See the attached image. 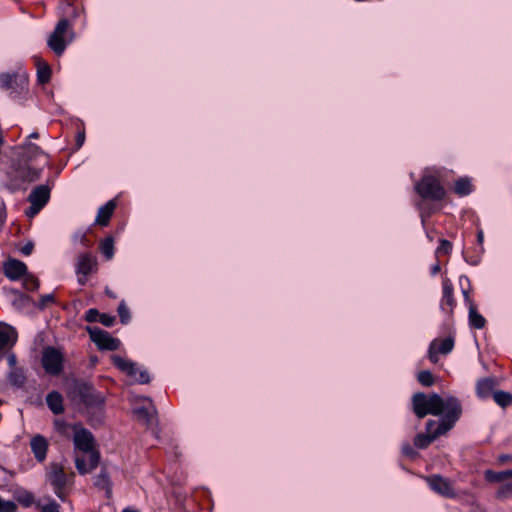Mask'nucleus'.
<instances>
[{"instance_id":"f257e3e1","label":"nucleus","mask_w":512,"mask_h":512,"mask_svg":"<svg viewBox=\"0 0 512 512\" xmlns=\"http://www.w3.org/2000/svg\"><path fill=\"white\" fill-rule=\"evenodd\" d=\"M412 410L414 414L423 419L427 415L447 417L453 419V426L460 419L462 415V405L458 398L448 396L442 398L436 393L426 395L425 393L418 392L412 396Z\"/></svg>"},{"instance_id":"f03ea898","label":"nucleus","mask_w":512,"mask_h":512,"mask_svg":"<svg viewBox=\"0 0 512 512\" xmlns=\"http://www.w3.org/2000/svg\"><path fill=\"white\" fill-rule=\"evenodd\" d=\"M75 467L79 474L91 473L99 465L101 456L93 434L82 425L73 437Z\"/></svg>"},{"instance_id":"7ed1b4c3","label":"nucleus","mask_w":512,"mask_h":512,"mask_svg":"<svg viewBox=\"0 0 512 512\" xmlns=\"http://www.w3.org/2000/svg\"><path fill=\"white\" fill-rule=\"evenodd\" d=\"M48 480L52 485L55 494L65 501L74 484L75 473L73 471L67 472L60 463H51L49 466Z\"/></svg>"},{"instance_id":"20e7f679","label":"nucleus","mask_w":512,"mask_h":512,"mask_svg":"<svg viewBox=\"0 0 512 512\" xmlns=\"http://www.w3.org/2000/svg\"><path fill=\"white\" fill-rule=\"evenodd\" d=\"M452 420L453 419L450 420V416L441 417L439 422L428 420L426 423L427 433H419L414 437L415 447L418 449H426L439 436L444 435L454 427Z\"/></svg>"},{"instance_id":"39448f33","label":"nucleus","mask_w":512,"mask_h":512,"mask_svg":"<svg viewBox=\"0 0 512 512\" xmlns=\"http://www.w3.org/2000/svg\"><path fill=\"white\" fill-rule=\"evenodd\" d=\"M414 190L423 200L439 202L446 197V190L440 179L433 174H424L415 184Z\"/></svg>"},{"instance_id":"423d86ee","label":"nucleus","mask_w":512,"mask_h":512,"mask_svg":"<svg viewBox=\"0 0 512 512\" xmlns=\"http://www.w3.org/2000/svg\"><path fill=\"white\" fill-rule=\"evenodd\" d=\"M73 31L71 23L68 19H60L48 38L47 44L49 48L60 56L66 49V46L73 40Z\"/></svg>"},{"instance_id":"0eeeda50","label":"nucleus","mask_w":512,"mask_h":512,"mask_svg":"<svg viewBox=\"0 0 512 512\" xmlns=\"http://www.w3.org/2000/svg\"><path fill=\"white\" fill-rule=\"evenodd\" d=\"M28 86V74L22 69L0 74V87L10 94L25 93Z\"/></svg>"},{"instance_id":"6e6552de","label":"nucleus","mask_w":512,"mask_h":512,"mask_svg":"<svg viewBox=\"0 0 512 512\" xmlns=\"http://www.w3.org/2000/svg\"><path fill=\"white\" fill-rule=\"evenodd\" d=\"M64 354L60 349L48 346L43 349L41 363L45 372L51 376H59L64 370Z\"/></svg>"},{"instance_id":"1a4fd4ad","label":"nucleus","mask_w":512,"mask_h":512,"mask_svg":"<svg viewBox=\"0 0 512 512\" xmlns=\"http://www.w3.org/2000/svg\"><path fill=\"white\" fill-rule=\"evenodd\" d=\"M90 339L96 344L99 350L115 351L120 347V341L114 338L105 330L99 327L86 328Z\"/></svg>"},{"instance_id":"9d476101","label":"nucleus","mask_w":512,"mask_h":512,"mask_svg":"<svg viewBox=\"0 0 512 512\" xmlns=\"http://www.w3.org/2000/svg\"><path fill=\"white\" fill-rule=\"evenodd\" d=\"M50 198V188L46 185H40L35 187L30 195L28 201L30 207L26 210V215L30 218L37 215L40 210L47 204Z\"/></svg>"},{"instance_id":"9b49d317","label":"nucleus","mask_w":512,"mask_h":512,"mask_svg":"<svg viewBox=\"0 0 512 512\" xmlns=\"http://www.w3.org/2000/svg\"><path fill=\"white\" fill-rule=\"evenodd\" d=\"M97 259L90 253L80 254L76 266L77 274L79 275L78 282L80 285H85L88 281V275L97 271Z\"/></svg>"},{"instance_id":"f8f14e48","label":"nucleus","mask_w":512,"mask_h":512,"mask_svg":"<svg viewBox=\"0 0 512 512\" xmlns=\"http://www.w3.org/2000/svg\"><path fill=\"white\" fill-rule=\"evenodd\" d=\"M454 347V339L446 337L444 339H434L429 346L428 358L433 364L438 363L439 354L446 355L452 351Z\"/></svg>"},{"instance_id":"ddd939ff","label":"nucleus","mask_w":512,"mask_h":512,"mask_svg":"<svg viewBox=\"0 0 512 512\" xmlns=\"http://www.w3.org/2000/svg\"><path fill=\"white\" fill-rule=\"evenodd\" d=\"M429 487L439 495L446 498H455L456 493L451 482L440 475H431L426 478Z\"/></svg>"},{"instance_id":"4468645a","label":"nucleus","mask_w":512,"mask_h":512,"mask_svg":"<svg viewBox=\"0 0 512 512\" xmlns=\"http://www.w3.org/2000/svg\"><path fill=\"white\" fill-rule=\"evenodd\" d=\"M464 299L469 310V325L474 329H483L486 326V319L478 312L477 305L470 297L469 292L463 291Z\"/></svg>"},{"instance_id":"2eb2a0df","label":"nucleus","mask_w":512,"mask_h":512,"mask_svg":"<svg viewBox=\"0 0 512 512\" xmlns=\"http://www.w3.org/2000/svg\"><path fill=\"white\" fill-rule=\"evenodd\" d=\"M17 338V332L13 327L7 324H0V356L12 349Z\"/></svg>"},{"instance_id":"dca6fc26","label":"nucleus","mask_w":512,"mask_h":512,"mask_svg":"<svg viewBox=\"0 0 512 512\" xmlns=\"http://www.w3.org/2000/svg\"><path fill=\"white\" fill-rule=\"evenodd\" d=\"M440 305L441 309L449 315L453 314L454 308L456 307L453 284L448 278H445L442 282V299Z\"/></svg>"},{"instance_id":"f3484780","label":"nucleus","mask_w":512,"mask_h":512,"mask_svg":"<svg viewBox=\"0 0 512 512\" xmlns=\"http://www.w3.org/2000/svg\"><path fill=\"white\" fill-rule=\"evenodd\" d=\"M30 448L39 463H43L46 460L49 442L44 436L40 434L33 436L30 440Z\"/></svg>"},{"instance_id":"a211bd4d","label":"nucleus","mask_w":512,"mask_h":512,"mask_svg":"<svg viewBox=\"0 0 512 512\" xmlns=\"http://www.w3.org/2000/svg\"><path fill=\"white\" fill-rule=\"evenodd\" d=\"M498 385L499 382L495 377L481 378L476 383V395L480 399L493 397V393L496 392L495 388Z\"/></svg>"},{"instance_id":"6ab92c4d","label":"nucleus","mask_w":512,"mask_h":512,"mask_svg":"<svg viewBox=\"0 0 512 512\" xmlns=\"http://www.w3.org/2000/svg\"><path fill=\"white\" fill-rule=\"evenodd\" d=\"M4 270L8 278L17 280L26 275L27 266L20 260L10 259L5 263Z\"/></svg>"},{"instance_id":"aec40b11","label":"nucleus","mask_w":512,"mask_h":512,"mask_svg":"<svg viewBox=\"0 0 512 512\" xmlns=\"http://www.w3.org/2000/svg\"><path fill=\"white\" fill-rule=\"evenodd\" d=\"M116 207L117 203L115 200H110L107 202L103 207L99 209L95 223L101 227L108 226Z\"/></svg>"},{"instance_id":"412c9836","label":"nucleus","mask_w":512,"mask_h":512,"mask_svg":"<svg viewBox=\"0 0 512 512\" xmlns=\"http://www.w3.org/2000/svg\"><path fill=\"white\" fill-rule=\"evenodd\" d=\"M111 360L115 367L131 377H135L136 373L138 372V369L135 367L134 363L121 356L113 355Z\"/></svg>"},{"instance_id":"4be33fe9","label":"nucleus","mask_w":512,"mask_h":512,"mask_svg":"<svg viewBox=\"0 0 512 512\" xmlns=\"http://www.w3.org/2000/svg\"><path fill=\"white\" fill-rule=\"evenodd\" d=\"M452 189L457 196L464 197L473 191L474 185L469 177H460L454 182Z\"/></svg>"},{"instance_id":"5701e85b","label":"nucleus","mask_w":512,"mask_h":512,"mask_svg":"<svg viewBox=\"0 0 512 512\" xmlns=\"http://www.w3.org/2000/svg\"><path fill=\"white\" fill-rule=\"evenodd\" d=\"M37 68V79L41 84H45L50 80L51 68L49 64L39 56L34 57Z\"/></svg>"},{"instance_id":"b1692460","label":"nucleus","mask_w":512,"mask_h":512,"mask_svg":"<svg viewBox=\"0 0 512 512\" xmlns=\"http://www.w3.org/2000/svg\"><path fill=\"white\" fill-rule=\"evenodd\" d=\"M46 402L54 414L58 415L64 412L63 397L59 392H50L46 397Z\"/></svg>"},{"instance_id":"393cba45","label":"nucleus","mask_w":512,"mask_h":512,"mask_svg":"<svg viewBox=\"0 0 512 512\" xmlns=\"http://www.w3.org/2000/svg\"><path fill=\"white\" fill-rule=\"evenodd\" d=\"M82 424H69L64 420L57 419L54 421L55 430L65 438H73L76 432V428L81 427Z\"/></svg>"},{"instance_id":"a878e982","label":"nucleus","mask_w":512,"mask_h":512,"mask_svg":"<svg viewBox=\"0 0 512 512\" xmlns=\"http://www.w3.org/2000/svg\"><path fill=\"white\" fill-rule=\"evenodd\" d=\"M41 169L31 167L30 165L20 166L16 170V175L23 181L33 182L39 178Z\"/></svg>"},{"instance_id":"bb28decb","label":"nucleus","mask_w":512,"mask_h":512,"mask_svg":"<svg viewBox=\"0 0 512 512\" xmlns=\"http://www.w3.org/2000/svg\"><path fill=\"white\" fill-rule=\"evenodd\" d=\"M432 201L420 199L416 202V208L420 213L422 223L424 224L426 219L436 212L435 206L431 203Z\"/></svg>"},{"instance_id":"cd10ccee","label":"nucleus","mask_w":512,"mask_h":512,"mask_svg":"<svg viewBox=\"0 0 512 512\" xmlns=\"http://www.w3.org/2000/svg\"><path fill=\"white\" fill-rule=\"evenodd\" d=\"M492 398L501 408H507L512 405V394L510 392L496 390Z\"/></svg>"},{"instance_id":"c85d7f7f","label":"nucleus","mask_w":512,"mask_h":512,"mask_svg":"<svg viewBox=\"0 0 512 512\" xmlns=\"http://www.w3.org/2000/svg\"><path fill=\"white\" fill-rule=\"evenodd\" d=\"M99 250L107 260H110L114 255V238L107 236L99 244Z\"/></svg>"},{"instance_id":"c756f323","label":"nucleus","mask_w":512,"mask_h":512,"mask_svg":"<svg viewBox=\"0 0 512 512\" xmlns=\"http://www.w3.org/2000/svg\"><path fill=\"white\" fill-rule=\"evenodd\" d=\"M14 498L17 503L22 505L23 507H30L35 502V497L33 493L29 491H18L14 494Z\"/></svg>"},{"instance_id":"7c9ffc66","label":"nucleus","mask_w":512,"mask_h":512,"mask_svg":"<svg viewBox=\"0 0 512 512\" xmlns=\"http://www.w3.org/2000/svg\"><path fill=\"white\" fill-rule=\"evenodd\" d=\"M484 478L489 483H500L508 479L506 470L497 472L491 469L484 472Z\"/></svg>"},{"instance_id":"2f4dec72","label":"nucleus","mask_w":512,"mask_h":512,"mask_svg":"<svg viewBox=\"0 0 512 512\" xmlns=\"http://www.w3.org/2000/svg\"><path fill=\"white\" fill-rule=\"evenodd\" d=\"M9 382L16 387H23L26 382V376L22 369H14L9 374Z\"/></svg>"},{"instance_id":"473e14b6","label":"nucleus","mask_w":512,"mask_h":512,"mask_svg":"<svg viewBox=\"0 0 512 512\" xmlns=\"http://www.w3.org/2000/svg\"><path fill=\"white\" fill-rule=\"evenodd\" d=\"M417 380L424 387H431L435 383L434 375L428 370L420 371L417 375Z\"/></svg>"},{"instance_id":"72a5a7b5","label":"nucleus","mask_w":512,"mask_h":512,"mask_svg":"<svg viewBox=\"0 0 512 512\" xmlns=\"http://www.w3.org/2000/svg\"><path fill=\"white\" fill-rule=\"evenodd\" d=\"M23 286L28 291H35L39 287V280L34 275L26 273L23 276Z\"/></svg>"},{"instance_id":"f704fd0d","label":"nucleus","mask_w":512,"mask_h":512,"mask_svg":"<svg viewBox=\"0 0 512 512\" xmlns=\"http://www.w3.org/2000/svg\"><path fill=\"white\" fill-rule=\"evenodd\" d=\"M512 496V482L501 485L496 492L497 499H507Z\"/></svg>"},{"instance_id":"c9c22d12","label":"nucleus","mask_w":512,"mask_h":512,"mask_svg":"<svg viewBox=\"0 0 512 512\" xmlns=\"http://www.w3.org/2000/svg\"><path fill=\"white\" fill-rule=\"evenodd\" d=\"M120 320L123 324H126L130 319L129 309L124 302H121L117 309Z\"/></svg>"},{"instance_id":"e433bc0d","label":"nucleus","mask_w":512,"mask_h":512,"mask_svg":"<svg viewBox=\"0 0 512 512\" xmlns=\"http://www.w3.org/2000/svg\"><path fill=\"white\" fill-rule=\"evenodd\" d=\"M134 415L137 417L138 420H141L145 423H147L150 419V411L147 408H136L133 410Z\"/></svg>"},{"instance_id":"4c0bfd02","label":"nucleus","mask_w":512,"mask_h":512,"mask_svg":"<svg viewBox=\"0 0 512 512\" xmlns=\"http://www.w3.org/2000/svg\"><path fill=\"white\" fill-rule=\"evenodd\" d=\"M452 250V243L448 240L441 239L440 245L437 248V254L439 255H448Z\"/></svg>"},{"instance_id":"58836bf2","label":"nucleus","mask_w":512,"mask_h":512,"mask_svg":"<svg viewBox=\"0 0 512 512\" xmlns=\"http://www.w3.org/2000/svg\"><path fill=\"white\" fill-rule=\"evenodd\" d=\"M402 453L410 459H415L418 456V452L409 443H405L402 446Z\"/></svg>"},{"instance_id":"ea45409f","label":"nucleus","mask_w":512,"mask_h":512,"mask_svg":"<svg viewBox=\"0 0 512 512\" xmlns=\"http://www.w3.org/2000/svg\"><path fill=\"white\" fill-rule=\"evenodd\" d=\"M100 314L97 309L91 308L85 314V321L89 323L97 322L99 321Z\"/></svg>"},{"instance_id":"a19ab883","label":"nucleus","mask_w":512,"mask_h":512,"mask_svg":"<svg viewBox=\"0 0 512 512\" xmlns=\"http://www.w3.org/2000/svg\"><path fill=\"white\" fill-rule=\"evenodd\" d=\"M91 387L87 384H82L79 386V394L83 400L84 403L90 404V401L88 400V396L90 395Z\"/></svg>"},{"instance_id":"79ce46f5","label":"nucleus","mask_w":512,"mask_h":512,"mask_svg":"<svg viewBox=\"0 0 512 512\" xmlns=\"http://www.w3.org/2000/svg\"><path fill=\"white\" fill-rule=\"evenodd\" d=\"M99 322L102 323L104 326L110 327L114 324L115 317L106 313H101L99 317Z\"/></svg>"},{"instance_id":"37998d69","label":"nucleus","mask_w":512,"mask_h":512,"mask_svg":"<svg viewBox=\"0 0 512 512\" xmlns=\"http://www.w3.org/2000/svg\"><path fill=\"white\" fill-rule=\"evenodd\" d=\"M41 512H60V505L56 502H51L42 506Z\"/></svg>"},{"instance_id":"c03bdc74","label":"nucleus","mask_w":512,"mask_h":512,"mask_svg":"<svg viewBox=\"0 0 512 512\" xmlns=\"http://www.w3.org/2000/svg\"><path fill=\"white\" fill-rule=\"evenodd\" d=\"M506 463H512V455L511 454H501L497 457L498 465H504Z\"/></svg>"},{"instance_id":"a18cd8bd","label":"nucleus","mask_w":512,"mask_h":512,"mask_svg":"<svg viewBox=\"0 0 512 512\" xmlns=\"http://www.w3.org/2000/svg\"><path fill=\"white\" fill-rule=\"evenodd\" d=\"M54 302V296L53 295H44L40 299V307L44 308L50 303Z\"/></svg>"},{"instance_id":"49530a36","label":"nucleus","mask_w":512,"mask_h":512,"mask_svg":"<svg viewBox=\"0 0 512 512\" xmlns=\"http://www.w3.org/2000/svg\"><path fill=\"white\" fill-rule=\"evenodd\" d=\"M106 484H108V475L105 471H102L101 474L98 476V481L96 482V485L103 487Z\"/></svg>"},{"instance_id":"de8ad7c7","label":"nucleus","mask_w":512,"mask_h":512,"mask_svg":"<svg viewBox=\"0 0 512 512\" xmlns=\"http://www.w3.org/2000/svg\"><path fill=\"white\" fill-rule=\"evenodd\" d=\"M136 381L140 383H148L149 382V375L146 372H139V377H137V374L135 377H133Z\"/></svg>"},{"instance_id":"09e8293b","label":"nucleus","mask_w":512,"mask_h":512,"mask_svg":"<svg viewBox=\"0 0 512 512\" xmlns=\"http://www.w3.org/2000/svg\"><path fill=\"white\" fill-rule=\"evenodd\" d=\"M34 246L32 243H27L25 246L22 247L21 252L25 255L31 254Z\"/></svg>"},{"instance_id":"8fccbe9b","label":"nucleus","mask_w":512,"mask_h":512,"mask_svg":"<svg viewBox=\"0 0 512 512\" xmlns=\"http://www.w3.org/2000/svg\"><path fill=\"white\" fill-rule=\"evenodd\" d=\"M84 140H85V132H84V131H80V132L77 134V138H76V141H77V147L82 146V144H83Z\"/></svg>"},{"instance_id":"3c124183","label":"nucleus","mask_w":512,"mask_h":512,"mask_svg":"<svg viewBox=\"0 0 512 512\" xmlns=\"http://www.w3.org/2000/svg\"><path fill=\"white\" fill-rule=\"evenodd\" d=\"M6 221V212L5 210H0V228L4 225Z\"/></svg>"},{"instance_id":"603ef678","label":"nucleus","mask_w":512,"mask_h":512,"mask_svg":"<svg viewBox=\"0 0 512 512\" xmlns=\"http://www.w3.org/2000/svg\"><path fill=\"white\" fill-rule=\"evenodd\" d=\"M483 240H484V234H483V231L482 230H479L477 232V242L479 243V245H482L483 244Z\"/></svg>"},{"instance_id":"864d4df0","label":"nucleus","mask_w":512,"mask_h":512,"mask_svg":"<svg viewBox=\"0 0 512 512\" xmlns=\"http://www.w3.org/2000/svg\"><path fill=\"white\" fill-rule=\"evenodd\" d=\"M81 243L87 247H89L91 245V242L90 240L87 238V235H83L82 239H81Z\"/></svg>"},{"instance_id":"5fc2aeb1","label":"nucleus","mask_w":512,"mask_h":512,"mask_svg":"<svg viewBox=\"0 0 512 512\" xmlns=\"http://www.w3.org/2000/svg\"><path fill=\"white\" fill-rule=\"evenodd\" d=\"M440 271V266L438 264H436L435 266H433L432 268V273L433 274H436Z\"/></svg>"},{"instance_id":"6e6d98bb","label":"nucleus","mask_w":512,"mask_h":512,"mask_svg":"<svg viewBox=\"0 0 512 512\" xmlns=\"http://www.w3.org/2000/svg\"><path fill=\"white\" fill-rule=\"evenodd\" d=\"M506 472H507V478L508 479L512 478V469L506 470Z\"/></svg>"},{"instance_id":"4d7b16f0","label":"nucleus","mask_w":512,"mask_h":512,"mask_svg":"<svg viewBox=\"0 0 512 512\" xmlns=\"http://www.w3.org/2000/svg\"><path fill=\"white\" fill-rule=\"evenodd\" d=\"M30 138H38L39 137V134L37 132H34L32 133L30 136Z\"/></svg>"},{"instance_id":"13d9d810","label":"nucleus","mask_w":512,"mask_h":512,"mask_svg":"<svg viewBox=\"0 0 512 512\" xmlns=\"http://www.w3.org/2000/svg\"><path fill=\"white\" fill-rule=\"evenodd\" d=\"M31 148L34 150V151H40V148L38 146H31Z\"/></svg>"},{"instance_id":"bf43d9fd","label":"nucleus","mask_w":512,"mask_h":512,"mask_svg":"<svg viewBox=\"0 0 512 512\" xmlns=\"http://www.w3.org/2000/svg\"><path fill=\"white\" fill-rule=\"evenodd\" d=\"M174 455H175V458H178L180 453H178L177 451H174Z\"/></svg>"}]
</instances>
